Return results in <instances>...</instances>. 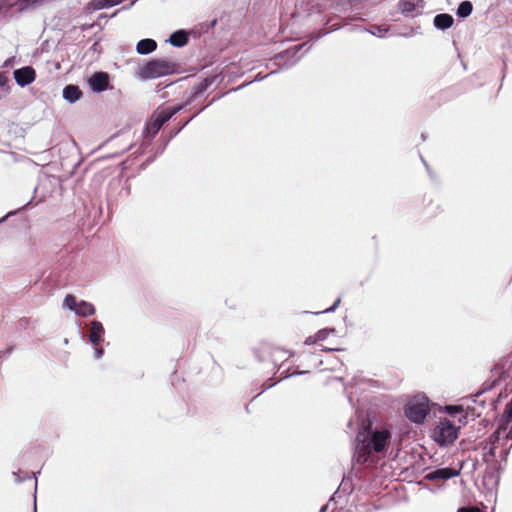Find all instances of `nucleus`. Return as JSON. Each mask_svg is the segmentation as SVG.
<instances>
[{"label":"nucleus","instance_id":"obj_3","mask_svg":"<svg viewBox=\"0 0 512 512\" xmlns=\"http://www.w3.org/2000/svg\"><path fill=\"white\" fill-rule=\"evenodd\" d=\"M498 483L499 482H460V486L466 502H475L487 509L488 506L485 503H496Z\"/></svg>","mask_w":512,"mask_h":512},{"label":"nucleus","instance_id":"obj_36","mask_svg":"<svg viewBox=\"0 0 512 512\" xmlns=\"http://www.w3.org/2000/svg\"><path fill=\"white\" fill-rule=\"evenodd\" d=\"M498 435H499V430L490 436L491 442L496 441L498 439Z\"/></svg>","mask_w":512,"mask_h":512},{"label":"nucleus","instance_id":"obj_31","mask_svg":"<svg viewBox=\"0 0 512 512\" xmlns=\"http://www.w3.org/2000/svg\"><path fill=\"white\" fill-rule=\"evenodd\" d=\"M340 301L341 299L338 298L330 308L325 309V312L334 311L335 308L339 305Z\"/></svg>","mask_w":512,"mask_h":512},{"label":"nucleus","instance_id":"obj_34","mask_svg":"<svg viewBox=\"0 0 512 512\" xmlns=\"http://www.w3.org/2000/svg\"><path fill=\"white\" fill-rule=\"evenodd\" d=\"M7 83V77L0 73V87L4 86Z\"/></svg>","mask_w":512,"mask_h":512},{"label":"nucleus","instance_id":"obj_16","mask_svg":"<svg viewBox=\"0 0 512 512\" xmlns=\"http://www.w3.org/2000/svg\"><path fill=\"white\" fill-rule=\"evenodd\" d=\"M180 110V107H169L162 109L159 112H155L153 115L156 117V119L164 125L167 121H169L178 111Z\"/></svg>","mask_w":512,"mask_h":512},{"label":"nucleus","instance_id":"obj_15","mask_svg":"<svg viewBox=\"0 0 512 512\" xmlns=\"http://www.w3.org/2000/svg\"><path fill=\"white\" fill-rule=\"evenodd\" d=\"M180 110V107H169L162 109L159 112H155L153 115L156 117V119L164 125L167 121H169L178 111Z\"/></svg>","mask_w":512,"mask_h":512},{"label":"nucleus","instance_id":"obj_13","mask_svg":"<svg viewBox=\"0 0 512 512\" xmlns=\"http://www.w3.org/2000/svg\"><path fill=\"white\" fill-rule=\"evenodd\" d=\"M454 19L450 14L442 13L434 17V25L438 29H448L453 25Z\"/></svg>","mask_w":512,"mask_h":512},{"label":"nucleus","instance_id":"obj_33","mask_svg":"<svg viewBox=\"0 0 512 512\" xmlns=\"http://www.w3.org/2000/svg\"><path fill=\"white\" fill-rule=\"evenodd\" d=\"M103 348H99L97 346H95V356L96 358H100L102 355H103Z\"/></svg>","mask_w":512,"mask_h":512},{"label":"nucleus","instance_id":"obj_29","mask_svg":"<svg viewBox=\"0 0 512 512\" xmlns=\"http://www.w3.org/2000/svg\"><path fill=\"white\" fill-rule=\"evenodd\" d=\"M317 342H318V340L316 339V336H315V335H313V336H309V337H307V338H306V340H305V344H306V345L315 344V343H317Z\"/></svg>","mask_w":512,"mask_h":512},{"label":"nucleus","instance_id":"obj_32","mask_svg":"<svg viewBox=\"0 0 512 512\" xmlns=\"http://www.w3.org/2000/svg\"><path fill=\"white\" fill-rule=\"evenodd\" d=\"M124 0H107L108 7L118 5L122 3Z\"/></svg>","mask_w":512,"mask_h":512},{"label":"nucleus","instance_id":"obj_10","mask_svg":"<svg viewBox=\"0 0 512 512\" xmlns=\"http://www.w3.org/2000/svg\"><path fill=\"white\" fill-rule=\"evenodd\" d=\"M104 335V327L99 321L91 323L89 340L94 346H98Z\"/></svg>","mask_w":512,"mask_h":512},{"label":"nucleus","instance_id":"obj_25","mask_svg":"<svg viewBox=\"0 0 512 512\" xmlns=\"http://www.w3.org/2000/svg\"><path fill=\"white\" fill-rule=\"evenodd\" d=\"M393 489L397 493V500H406L407 499V495L405 493V487L403 485L395 486V487H393Z\"/></svg>","mask_w":512,"mask_h":512},{"label":"nucleus","instance_id":"obj_6","mask_svg":"<svg viewBox=\"0 0 512 512\" xmlns=\"http://www.w3.org/2000/svg\"><path fill=\"white\" fill-rule=\"evenodd\" d=\"M430 411L426 397L409 402L405 407V415L415 423H422Z\"/></svg>","mask_w":512,"mask_h":512},{"label":"nucleus","instance_id":"obj_30","mask_svg":"<svg viewBox=\"0 0 512 512\" xmlns=\"http://www.w3.org/2000/svg\"><path fill=\"white\" fill-rule=\"evenodd\" d=\"M13 6L11 0H0V10L4 7Z\"/></svg>","mask_w":512,"mask_h":512},{"label":"nucleus","instance_id":"obj_22","mask_svg":"<svg viewBox=\"0 0 512 512\" xmlns=\"http://www.w3.org/2000/svg\"><path fill=\"white\" fill-rule=\"evenodd\" d=\"M63 304H64L65 307H67L68 309L73 310V311L76 310L77 305H78L75 296H73L71 294H68L65 297Z\"/></svg>","mask_w":512,"mask_h":512},{"label":"nucleus","instance_id":"obj_8","mask_svg":"<svg viewBox=\"0 0 512 512\" xmlns=\"http://www.w3.org/2000/svg\"><path fill=\"white\" fill-rule=\"evenodd\" d=\"M14 78L18 85L24 87L31 84L36 78V71L31 66H26L14 71Z\"/></svg>","mask_w":512,"mask_h":512},{"label":"nucleus","instance_id":"obj_4","mask_svg":"<svg viewBox=\"0 0 512 512\" xmlns=\"http://www.w3.org/2000/svg\"><path fill=\"white\" fill-rule=\"evenodd\" d=\"M176 65L165 59H153L139 68V76L142 79H154L174 73Z\"/></svg>","mask_w":512,"mask_h":512},{"label":"nucleus","instance_id":"obj_11","mask_svg":"<svg viewBox=\"0 0 512 512\" xmlns=\"http://www.w3.org/2000/svg\"><path fill=\"white\" fill-rule=\"evenodd\" d=\"M445 483L446 482H420V481H417V482H408V484H415V485H422L424 484L422 487H420L418 489V492L422 495L424 494L426 491H429L431 493H437L439 491H442L445 487Z\"/></svg>","mask_w":512,"mask_h":512},{"label":"nucleus","instance_id":"obj_27","mask_svg":"<svg viewBox=\"0 0 512 512\" xmlns=\"http://www.w3.org/2000/svg\"><path fill=\"white\" fill-rule=\"evenodd\" d=\"M414 8H415V5L410 1H405L402 4V10L404 12H411L414 10Z\"/></svg>","mask_w":512,"mask_h":512},{"label":"nucleus","instance_id":"obj_39","mask_svg":"<svg viewBox=\"0 0 512 512\" xmlns=\"http://www.w3.org/2000/svg\"><path fill=\"white\" fill-rule=\"evenodd\" d=\"M453 409H454L455 411H460V410H461V408H460V407H454Z\"/></svg>","mask_w":512,"mask_h":512},{"label":"nucleus","instance_id":"obj_19","mask_svg":"<svg viewBox=\"0 0 512 512\" xmlns=\"http://www.w3.org/2000/svg\"><path fill=\"white\" fill-rule=\"evenodd\" d=\"M76 314L82 317H87L95 314L94 306L86 301H80L75 310Z\"/></svg>","mask_w":512,"mask_h":512},{"label":"nucleus","instance_id":"obj_5","mask_svg":"<svg viewBox=\"0 0 512 512\" xmlns=\"http://www.w3.org/2000/svg\"><path fill=\"white\" fill-rule=\"evenodd\" d=\"M459 427L448 419H440L432 432V438L440 446H448L458 438Z\"/></svg>","mask_w":512,"mask_h":512},{"label":"nucleus","instance_id":"obj_37","mask_svg":"<svg viewBox=\"0 0 512 512\" xmlns=\"http://www.w3.org/2000/svg\"><path fill=\"white\" fill-rule=\"evenodd\" d=\"M323 350L324 351H339L340 349H338V348H324Z\"/></svg>","mask_w":512,"mask_h":512},{"label":"nucleus","instance_id":"obj_17","mask_svg":"<svg viewBox=\"0 0 512 512\" xmlns=\"http://www.w3.org/2000/svg\"><path fill=\"white\" fill-rule=\"evenodd\" d=\"M82 96V91L79 89L78 86L75 85H67L63 89V97L70 101L75 102Z\"/></svg>","mask_w":512,"mask_h":512},{"label":"nucleus","instance_id":"obj_1","mask_svg":"<svg viewBox=\"0 0 512 512\" xmlns=\"http://www.w3.org/2000/svg\"><path fill=\"white\" fill-rule=\"evenodd\" d=\"M383 482H339L337 490L330 498L342 509L347 505L357 507L365 505L368 500L377 495L376 489Z\"/></svg>","mask_w":512,"mask_h":512},{"label":"nucleus","instance_id":"obj_38","mask_svg":"<svg viewBox=\"0 0 512 512\" xmlns=\"http://www.w3.org/2000/svg\"><path fill=\"white\" fill-rule=\"evenodd\" d=\"M327 508H328V504H327V505H325V506H323V507L319 510V512H326Z\"/></svg>","mask_w":512,"mask_h":512},{"label":"nucleus","instance_id":"obj_12","mask_svg":"<svg viewBox=\"0 0 512 512\" xmlns=\"http://www.w3.org/2000/svg\"><path fill=\"white\" fill-rule=\"evenodd\" d=\"M163 125L156 119L154 115L147 121L144 128V135L146 137H154Z\"/></svg>","mask_w":512,"mask_h":512},{"label":"nucleus","instance_id":"obj_2","mask_svg":"<svg viewBox=\"0 0 512 512\" xmlns=\"http://www.w3.org/2000/svg\"><path fill=\"white\" fill-rule=\"evenodd\" d=\"M391 433L386 430H375L370 434L359 432L356 437L354 459L359 464L370 461L372 453L383 452L390 443Z\"/></svg>","mask_w":512,"mask_h":512},{"label":"nucleus","instance_id":"obj_20","mask_svg":"<svg viewBox=\"0 0 512 512\" xmlns=\"http://www.w3.org/2000/svg\"><path fill=\"white\" fill-rule=\"evenodd\" d=\"M215 79H216L215 76L206 77L205 79H203L201 82H199L198 84H196L193 87L194 94L195 95L202 94L204 91H206L208 89V87H210L214 83Z\"/></svg>","mask_w":512,"mask_h":512},{"label":"nucleus","instance_id":"obj_18","mask_svg":"<svg viewBox=\"0 0 512 512\" xmlns=\"http://www.w3.org/2000/svg\"><path fill=\"white\" fill-rule=\"evenodd\" d=\"M188 35L185 31L179 30L171 34L170 43L175 47H182L188 42Z\"/></svg>","mask_w":512,"mask_h":512},{"label":"nucleus","instance_id":"obj_35","mask_svg":"<svg viewBox=\"0 0 512 512\" xmlns=\"http://www.w3.org/2000/svg\"><path fill=\"white\" fill-rule=\"evenodd\" d=\"M37 484L38 482H34V512H36V493H37Z\"/></svg>","mask_w":512,"mask_h":512},{"label":"nucleus","instance_id":"obj_9","mask_svg":"<svg viewBox=\"0 0 512 512\" xmlns=\"http://www.w3.org/2000/svg\"><path fill=\"white\" fill-rule=\"evenodd\" d=\"M89 84L95 92L105 91L109 86V75L106 72H96L90 77Z\"/></svg>","mask_w":512,"mask_h":512},{"label":"nucleus","instance_id":"obj_28","mask_svg":"<svg viewBox=\"0 0 512 512\" xmlns=\"http://www.w3.org/2000/svg\"><path fill=\"white\" fill-rule=\"evenodd\" d=\"M457 512H481L479 508L474 506H466L458 509Z\"/></svg>","mask_w":512,"mask_h":512},{"label":"nucleus","instance_id":"obj_26","mask_svg":"<svg viewBox=\"0 0 512 512\" xmlns=\"http://www.w3.org/2000/svg\"><path fill=\"white\" fill-rule=\"evenodd\" d=\"M91 5L96 10L108 7L107 0H92Z\"/></svg>","mask_w":512,"mask_h":512},{"label":"nucleus","instance_id":"obj_21","mask_svg":"<svg viewBox=\"0 0 512 512\" xmlns=\"http://www.w3.org/2000/svg\"><path fill=\"white\" fill-rule=\"evenodd\" d=\"M473 10V5L470 1L466 0L460 3L457 9V15L459 17L465 18L468 17Z\"/></svg>","mask_w":512,"mask_h":512},{"label":"nucleus","instance_id":"obj_24","mask_svg":"<svg viewBox=\"0 0 512 512\" xmlns=\"http://www.w3.org/2000/svg\"><path fill=\"white\" fill-rule=\"evenodd\" d=\"M44 0H18V2L24 7H35L39 4H42Z\"/></svg>","mask_w":512,"mask_h":512},{"label":"nucleus","instance_id":"obj_23","mask_svg":"<svg viewBox=\"0 0 512 512\" xmlns=\"http://www.w3.org/2000/svg\"><path fill=\"white\" fill-rule=\"evenodd\" d=\"M335 332V329H322V330H319L315 336H316V339L319 341H323L327 338V336L329 335V333H333Z\"/></svg>","mask_w":512,"mask_h":512},{"label":"nucleus","instance_id":"obj_14","mask_svg":"<svg viewBox=\"0 0 512 512\" xmlns=\"http://www.w3.org/2000/svg\"><path fill=\"white\" fill-rule=\"evenodd\" d=\"M157 48V43L153 39H142L137 43L136 50L139 54H149Z\"/></svg>","mask_w":512,"mask_h":512},{"label":"nucleus","instance_id":"obj_7","mask_svg":"<svg viewBox=\"0 0 512 512\" xmlns=\"http://www.w3.org/2000/svg\"><path fill=\"white\" fill-rule=\"evenodd\" d=\"M462 464L459 467L438 468L428 473L423 480H448L460 475Z\"/></svg>","mask_w":512,"mask_h":512}]
</instances>
